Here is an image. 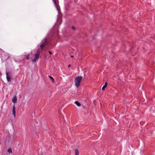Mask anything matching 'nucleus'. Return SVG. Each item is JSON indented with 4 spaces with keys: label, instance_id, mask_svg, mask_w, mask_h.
<instances>
[{
    "label": "nucleus",
    "instance_id": "1",
    "mask_svg": "<svg viewBox=\"0 0 155 155\" xmlns=\"http://www.w3.org/2000/svg\"><path fill=\"white\" fill-rule=\"evenodd\" d=\"M82 77L78 76L75 79L74 82L75 85L77 87H78L80 85V83L82 79Z\"/></svg>",
    "mask_w": 155,
    "mask_h": 155
},
{
    "label": "nucleus",
    "instance_id": "2",
    "mask_svg": "<svg viewBox=\"0 0 155 155\" xmlns=\"http://www.w3.org/2000/svg\"><path fill=\"white\" fill-rule=\"evenodd\" d=\"M48 41V40L47 38L42 40V43L40 45V47L42 51L43 50L44 48L47 45Z\"/></svg>",
    "mask_w": 155,
    "mask_h": 155
},
{
    "label": "nucleus",
    "instance_id": "3",
    "mask_svg": "<svg viewBox=\"0 0 155 155\" xmlns=\"http://www.w3.org/2000/svg\"><path fill=\"white\" fill-rule=\"evenodd\" d=\"M40 52L38 49L37 51L36 54H35V58L32 60L33 62H35V61L38 58L40 55Z\"/></svg>",
    "mask_w": 155,
    "mask_h": 155
},
{
    "label": "nucleus",
    "instance_id": "4",
    "mask_svg": "<svg viewBox=\"0 0 155 155\" xmlns=\"http://www.w3.org/2000/svg\"><path fill=\"white\" fill-rule=\"evenodd\" d=\"M10 74V73L9 72H6V79H7V81L8 82L11 81L10 77L9 76Z\"/></svg>",
    "mask_w": 155,
    "mask_h": 155
},
{
    "label": "nucleus",
    "instance_id": "5",
    "mask_svg": "<svg viewBox=\"0 0 155 155\" xmlns=\"http://www.w3.org/2000/svg\"><path fill=\"white\" fill-rule=\"evenodd\" d=\"M12 113L14 117H15L16 116L15 115V105L13 106L12 108Z\"/></svg>",
    "mask_w": 155,
    "mask_h": 155
},
{
    "label": "nucleus",
    "instance_id": "6",
    "mask_svg": "<svg viewBox=\"0 0 155 155\" xmlns=\"http://www.w3.org/2000/svg\"><path fill=\"white\" fill-rule=\"evenodd\" d=\"M17 98L15 96L12 99V101L14 104H15L17 103Z\"/></svg>",
    "mask_w": 155,
    "mask_h": 155
},
{
    "label": "nucleus",
    "instance_id": "7",
    "mask_svg": "<svg viewBox=\"0 0 155 155\" xmlns=\"http://www.w3.org/2000/svg\"><path fill=\"white\" fill-rule=\"evenodd\" d=\"M107 83L106 82L105 83V84L102 87V90H104L105 88L107 87Z\"/></svg>",
    "mask_w": 155,
    "mask_h": 155
},
{
    "label": "nucleus",
    "instance_id": "8",
    "mask_svg": "<svg viewBox=\"0 0 155 155\" xmlns=\"http://www.w3.org/2000/svg\"><path fill=\"white\" fill-rule=\"evenodd\" d=\"M75 103L78 107H80L81 105V104L78 101H75Z\"/></svg>",
    "mask_w": 155,
    "mask_h": 155
},
{
    "label": "nucleus",
    "instance_id": "9",
    "mask_svg": "<svg viewBox=\"0 0 155 155\" xmlns=\"http://www.w3.org/2000/svg\"><path fill=\"white\" fill-rule=\"evenodd\" d=\"M75 155H79V151L78 149H76L75 150Z\"/></svg>",
    "mask_w": 155,
    "mask_h": 155
},
{
    "label": "nucleus",
    "instance_id": "10",
    "mask_svg": "<svg viewBox=\"0 0 155 155\" xmlns=\"http://www.w3.org/2000/svg\"><path fill=\"white\" fill-rule=\"evenodd\" d=\"M49 77L50 78V79H51V81L53 82H54V79L51 76H49Z\"/></svg>",
    "mask_w": 155,
    "mask_h": 155
},
{
    "label": "nucleus",
    "instance_id": "11",
    "mask_svg": "<svg viewBox=\"0 0 155 155\" xmlns=\"http://www.w3.org/2000/svg\"><path fill=\"white\" fill-rule=\"evenodd\" d=\"M54 4L55 5L56 7H57V4L56 3V2L55 1V0H52Z\"/></svg>",
    "mask_w": 155,
    "mask_h": 155
},
{
    "label": "nucleus",
    "instance_id": "12",
    "mask_svg": "<svg viewBox=\"0 0 155 155\" xmlns=\"http://www.w3.org/2000/svg\"><path fill=\"white\" fill-rule=\"evenodd\" d=\"M8 152L9 153H12V150L11 149H8Z\"/></svg>",
    "mask_w": 155,
    "mask_h": 155
},
{
    "label": "nucleus",
    "instance_id": "13",
    "mask_svg": "<svg viewBox=\"0 0 155 155\" xmlns=\"http://www.w3.org/2000/svg\"><path fill=\"white\" fill-rule=\"evenodd\" d=\"M25 56L27 59H29V54L26 55Z\"/></svg>",
    "mask_w": 155,
    "mask_h": 155
},
{
    "label": "nucleus",
    "instance_id": "14",
    "mask_svg": "<svg viewBox=\"0 0 155 155\" xmlns=\"http://www.w3.org/2000/svg\"><path fill=\"white\" fill-rule=\"evenodd\" d=\"M72 28L74 30H75L76 29L75 28L74 26L72 27Z\"/></svg>",
    "mask_w": 155,
    "mask_h": 155
},
{
    "label": "nucleus",
    "instance_id": "15",
    "mask_svg": "<svg viewBox=\"0 0 155 155\" xmlns=\"http://www.w3.org/2000/svg\"><path fill=\"white\" fill-rule=\"evenodd\" d=\"M48 52L49 53V54H52L51 52V51H48Z\"/></svg>",
    "mask_w": 155,
    "mask_h": 155
},
{
    "label": "nucleus",
    "instance_id": "16",
    "mask_svg": "<svg viewBox=\"0 0 155 155\" xmlns=\"http://www.w3.org/2000/svg\"><path fill=\"white\" fill-rule=\"evenodd\" d=\"M2 51H3L2 50V49H0V53Z\"/></svg>",
    "mask_w": 155,
    "mask_h": 155
},
{
    "label": "nucleus",
    "instance_id": "17",
    "mask_svg": "<svg viewBox=\"0 0 155 155\" xmlns=\"http://www.w3.org/2000/svg\"><path fill=\"white\" fill-rule=\"evenodd\" d=\"M71 58H73V57H74V56H72V55H71Z\"/></svg>",
    "mask_w": 155,
    "mask_h": 155
},
{
    "label": "nucleus",
    "instance_id": "18",
    "mask_svg": "<svg viewBox=\"0 0 155 155\" xmlns=\"http://www.w3.org/2000/svg\"><path fill=\"white\" fill-rule=\"evenodd\" d=\"M70 66H71V65H69L68 66V67H70Z\"/></svg>",
    "mask_w": 155,
    "mask_h": 155
}]
</instances>
